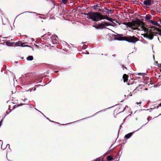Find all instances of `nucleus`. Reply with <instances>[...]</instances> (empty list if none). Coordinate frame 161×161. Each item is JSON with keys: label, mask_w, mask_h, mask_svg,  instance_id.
<instances>
[{"label": "nucleus", "mask_w": 161, "mask_h": 161, "mask_svg": "<svg viewBox=\"0 0 161 161\" xmlns=\"http://www.w3.org/2000/svg\"><path fill=\"white\" fill-rule=\"evenodd\" d=\"M102 14L98 12H91L89 19H92L93 21L97 22L103 20Z\"/></svg>", "instance_id": "nucleus-1"}, {"label": "nucleus", "mask_w": 161, "mask_h": 161, "mask_svg": "<svg viewBox=\"0 0 161 161\" xmlns=\"http://www.w3.org/2000/svg\"><path fill=\"white\" fill-rule=\"evenodd\" d=\"M110 25L107 22H103L101 24L99 23V24H96V25H92V26L95 28L96 29H102L103 28H106V26Z\"/></svg>", "instance_id": "nucleus-2"}, {"label": "nucleus", "mask_w": 161, "mask_h": 161, "mask_svg": "<svg viewBox=\"0 0 161 161\" xmlns=\"http://www.w3.org/2000/svg\"><path fill=\"white\" fill-rule=\"evenodd\" d=\"M110 25L107 22H103L101 24L99 23V24H96V25H92V26L95 28L96 29H102L103 28H106V26Z\"/></svg>", "instance_id": "nucleus-3"}, {"label": "nucleus", "mask_w": 161, "mask_h": 161, "mask_svg": "<svg viewBox=\"0 0 161 161\" xmlns=\"http://www.w3.org/2000/svg\"><path fill=\"white\" fill-rule=\"evenodd\" d=\"M139 39L134 36H129L128 37H125L124 38V41H126L129 42H131L135 43L137 41H138Z\"/></svg>", "instance_id": "nucleus-4"}, {"label": "nucleus", "mask_w": 161, "mask_h": 161, "mask_svg": "<svg viewBox=\"0 0 161 161\" xmlns=\"http://www.w3.org/2000/svg\"><path fill=\"white\" fill-rule=\"evenodd\" d=\"M132 26L139 27L143 24L142 22L139 19H136L135 21H132Z\"/></svg>", "instance_id": "nucleus-5"}, {"label": "nucleus", "mask_w": 161, "mask_h": 161, "mask_svg": "<svg viewBox=\"0 0 161 161\" xmlns=\"http://www.w3.org/2000/svg\"><path fill=\"white\" fill-rule=\"evenodd\" d=\"M113 37L114 39L115 40H118V41H124V38L122 39L121 37L122 35L117 34V35H114Z\"/></svg>", "instance_id": "nucleus-6"}, {"label": "nucleus", "mask_w": 161, "mask_h": 161, "mask_svg": "<svg viewBox=\"0 0 161 161\" xmlns=\"http://www.w3.org/2000/svg\"><path fill=\"white\" fill-rule=\"evenodd\" d=\"M144 125H142V126L139 129H138L136 131H133L132 132L128 133L125 135V137L127 139L129 138L136 131H138L139 129H140Z\"/></svg>", "instance_id": "nucleus-7"}, {"label": "nucleus", "mask_w": 161, "mask_h": 161, "mask_svg": "<svg viewBox=\"0 0 161 161\" xmlns=\"http://www.w3.org/2000/svg\"><path fill=\"white\" fill-rule=\"evenodd\" d=\"M103 19H106L111 22H112L113 19L111 18H109L106 15H103L102 16Z\"/></svg>", "instance_id": "nucleus-8"}, {"label": "nucleus", "mask_w": 161, "mask_h": 161, "mask_svg": "<svg viewBox=\"0 0 161 161\" xmlns=\"http://www.w3.org/2000/svg\"><path fill=\"white\" fill-rule=\"evenodd\" d=\"M143 3L147 6H150L152 4L151 0H145L144 1Z\"/></svg>", "instance_id": "nucleus-9"}, {"label": "nucleus", "mask_w": 161, "mask_h": 161, "mask_svg": "<svg viewBox=\"0 0 161 161\" xmlns=\"http://www.w3.org/2000/svg\"><path fill=\"white\" fill-rule=\"evenodd\" d=\"M56 38H58V36L56 35H53L51 37V39L53 40L52 42H53V43H54V42H56V41H57ZM56 43V42H55Z\"/></svg>", "instance_id": "nucleus-10"}, {"label": "nucleus", "mask_w": 161, "mask_h": 161, "mask_svg": "<svg viewBox=\"0 0 161 161\" xmlns=\"http://www.w3.org/2000/svg\"><path fill=\"white\" fill-rule=\"evenodd\" d=\"M107 108V109H108V108ZM106 109H107V108H106ZM106 109L101 110H100V111L97 112L94 115H93L92 116H91L90 117H86V118H84V119H81V120H83V119H87V118H90V117H93L94 116H95V115H96L98 113L100 112H101L105 111H106Z\"/></svg>", "instance_id": "nucleus-11"}, {"label": "nucleus", "mask_w": 161, "mask_h": 161, "mask_svg": "<svg viewBox=\"0 0 161 161\" xmlns=\"http://www.w3.org/2000/svg\"><path fill=\"white\" fill-rule=\"evenodd\" d=\"M128 75L125 74H124L123 76V78L124 79V82H125L128 80Z\"/></svg>", "instance_id": "nucleus-12"}, {"label": "nucleus", "mask_w": 161, "mask_h": 161, "mask_svg": "<svg viewBox=\"0 0 161 161\" xmlns=\"http://www.w3.org/2000/svg\"><path fill=\"white\" fill-rule=\"evenodd\" d=\"M123 24L129 27H131L132 26V24H131L130 23L127 22H123Z\"/></svg>", "instance_id": "nucleus-13"}, {"label": "nucleus", "mask_w": 161, "mask_h": 161, "mask_svg": "<svg viewBox=\"0 0 161 161\" xmlns=\"http://www.w3.org/2000/svg\"><path fill=\"white\" fill-rule=\"evenodd\" d=\"M143 36L144 37L146 38L147 39H149L150 40H152L153 39V38L152 37H149L148 36V34H147V33L146 34H144L143 35Z\"/></svg>", "instance_id": "nucleus-14"}, {"label": "nucleus", "mask_w": 161, "mask_h": 161, "mask_svg": "<svg viewBox=\"0 0 161 161\" xmlns=\"http://www.w3.org/2000/svg\"><path fill=\"white\" fill-rule=\"evenodd\" d=\"M106 8H104V9H100L99 11L101 12L104 14H105L108 13V12H107V10H106Z\"/></svg>", "instance_id": "nucleus-15"}, {"label": "nucleus", "mask_w": 161, "mask_h": 161, "mask_svg": "<svg viewBox=\"0 0 161 161\" xmlns=\"http://www.w3.org/2000/svg\"><path fill=\"white\" fill-rule=\"evenodd\" d=\"M150 22L153 25H156L157 26H160V25L158 23L152 20H150Z\"/></svg>", "instance_id": "nucleus-16"}, {"label": "nucleus", "mask_w": 161, "mask_h": 161, "mask_svg": "<svg viewBox=\"0 0 161 161\" xmlns=\"http://www.w3.org/2000/svg\"><path fill=\"white\" fill-rule=\"evenodd\" d=\"M5 43L8 46L10 47L12 46L13 44H14V42L11 43L9 41H6L5 42Z\"/></svg>", "instance_id": "nucleus-17"}, {"label": "nucleus", "mask_w": 161, "mask_h": 161, "mask_svg": "<svg viewBox=\"0 0 161 161\" xmlns=\"http://www.w3.org/2000/svg\"><path fill=\"white\" fill-rule=\"evenodd\" d=\"M91 12H89L87 13H83V14L85 15H87V16L86 17V18L89 19L90 16L91 15Z\"/></svg>", "instance_id": "nucleus-18"}, {"label": "nucleus", "mask_w": 161, "mask_h": 161, "mask_svg": "<svg viewBox=\"0 0 161 161\" xmlns=\"http://www.w3.org/2000/svg\"><path fill=\"white\" fill-rule=\"evenodd\" d=\"M147 34H148V36L149 37H152L153 38V36H154V35L153 32L150 31L148 33H147Z\"/></svg>", "instance_id": "nucleus-19"}, {"label": "nucleus", "mask_w": 161, "mask_h": 161, "mask_svg": "<svg viewBox=\"0 0 161 161\" xmlns=\"http://www.w3.org/2000/svg\"><path fill=\"white\" fill-rule=\"evenodd\" d=\"M33 59V57L32 56H29L27 57L26 59L28 61H31Z\"/></svg>", "instance_id": "nucleus-20"}, {"label": "nucleus", "mask_w": 161, "mask_h": 161, "mask_svg": "<svg viewBox=\"0 0 161 161\" xmlns=\"http://www.w3.org/2000/svg\"><path fill=\"white\" fill-rule=\"evenodd\" d=\"M113 158L110 156H108L107 157V160L108 161H111L113 159Z\"/></svg>", "instance_id": "nucleus-21"}, {"label": "nucleus", "mask_w": 161, "mask_h": 161, "mask_svg": "<svg viewBox=\"0 0 161 161\" xmlns=\"http://www.w3.org/2000/svg\"><path fill=\"white\" fill-rule=\"evenodd\" d=\"M145 19L147 20H148L151 19V16L149 15H146L145 17Z\"/></svg>", "instance_id": "nucleus-22"}, {"label": "nucleus", "mask_w": 161, "mask_h": 161, "mask_svg": "<svg viewBox=\"0 0 161 161\" xmlns=\"http://www.w3.org/2000/svg\"><path fill=\"white\" fill-rule=\"evenodd\" d=\"M100 6L97 4V5H95L93 6V9L95 10H96L98 8H100Z\"/></svg>", "instance_id": "nucleus-23"}, {"label": "nucleus", "mask_w": 161, "mask_h": 161, "mask_svg": "<svg viewBox=\"0 0 161 161\" xmlns=\"http://www.w3.org/2000/svg\"><path fill=\"white\" fill-rule=\"evenodd\" d=\"M106 10L109 12L110 14H112L113 13L112 10L110 7H108V8H106Z\"/></svg>", "instance_id": "nucleus-24"}, {"label": "nucleus", "mask_w": 161, "mask_h": 161, "mask_svg": "<svg viewBox=\"0 0 161 161\" xmlns=\"http://www.w3.org/2000/svg\"><path fill=\"white\" fill-rule=\"evenodd\" d=\"M142 30H143L144 31H145V32H147V31H148V29H147V28H146L144 26H142Z\"/></svg>", "instance_id": "nucleus-25"}, {"label": "nucleus", "mask_w": 161, "mask_h": 161, "mask_svg": "<svg viewBox=\"0 0 161 161\" xmlns=\"http://www.w3.org/2000/svg\"><path fill=\"white\" fill-rule=\"evenodd\" d=\"M68 2V0H62V2L64 4H66Z\"/></svg>", "instance_id": "nucleus-26"}, {"label": "nucleus", "mask_w": 161, "mask_h": 161, "mask_svg": "<svg viewBox=\"0 0 161 161\" xmlns=\"http://www.w3.org/2000/svg\"><path fill=\"white\" fill-rule=\"evenodd\" d=\"M35 13V12H30V11H25V12H24L23 13H21L20 14H22L23 13Z\"/></svg>", "instance_id": "nucleus-27"}, {"label": "nucleus", "mask_w": 161, "mask_h": 161, "mask_svg": "<svg viewBox=\"0 0 161 161\" xmlns=\"http://www.w3.org/2000/svg\"><path fill=\"white\" fill-rule=\"evenodd\" d=\"M138 75H141L143 76H144V75H146V74L145 73H139L138 74Z\"/></svg>", "instance_id": "nucleus-28"}, {"label": "nucleus", "mask_w": 161, "mask_h": 161, "mask_svg": "<svg viewBox=\"0 0 161 161\" xmlns=\"http://www.w3.org/2000/svg\"><path fill=\"white\" fill-rule=\"evenodd\" d=\"M16 46H21L22 47H29V46L28 45H25V46H23V45L22 44L21 45H16Z\"/></svg>", "instance_id": "nucleus-29"}, {"label": "nucleus", "mask_w": 161, "mask_h": 161, "mask_svg": "<svg viewBox=\"0 0 161 161\" xmlns=\"http://www.w3.org/2000/svg\"><path fill=\"white\" fill-rule=\"evenodd\" d=\"M27 104H27V103H24V104H19V105H18V106H22L23 105H27Z\"/></svg>", "instance_id": "nucleus-30"}, {"label": "nucleus", "mask_w": 161, "mask_h": 161, "mask_svg": "<svg viewBox=\"0 0 161 161\" xmlns=\"http://www.w3.org/2000/svg\"><path fill=\"white\" fill-rule=\"evenodd\" d=\"M161 106V103H160L157 106L156 108L157 109V108H158V107L159 106Z\"/></svg>", "instance_id": "nucleus-31"}, {"label": "nucleus", "mask_w": 161, "mask_h": 161, "mask_svg": "<svg viewBox=\"0 0 161 161\" xmlns=\"http://www.w3.org/2000/svg\"><path fill=\"white\" fill-rule=\"evenodd\" d=\"M38 111H39L40 112L43 116L44 117H45V118L46 117V116L43 114L42 113L41 111H39V110H38L37 109H36V108H35Z\"/></svg>", "instance_id": "nucleus-32"}, {"label": "nucleus", "mask_w": 161, "mask_h": 161, "mask_svg": "<svg viewBox=\"0 0 161 161\" xmlns=\"http://www.w3.org/2000/svg\"><path fill=\"white\" fill-rule=\"evenodd\" d=\"M122 68L123 69V70H124V69H127V67H124V66H122Z\"/></svg>", "instance_id": "nucleus-33"}, {"label": "nucleus", "mask_w": 161, "mask_h": 161, "mask_svg": "<svg viewBox=\"0 0 161 161\" xmlns=\"http://www.w3.org/2000/svg\"><path fill=\"white\" fill-rule=\"evenodd\" d=\"M6 147H3L2 146V145L1 148L2 149L4 150V149H5L6 148Z\"/></svg>", "instance_id": "nucleus-34"}, {"label": "nucleus", "mask_w": 161, "mask_h": 161, "mask_svg": "<svg viewBox=\"0 0 161 161\" xmlns=\"http://www.w3.org/2000/svg\"><path fill=\"white\" fill-rule=\"evenodd\" d=\"M79 120H78V121H79ZM76 122V121H75V122H70V123H68V124H65V125H67L68 124H71V123H73L75 122Z\"/></svg>", "instance_id": "nucleus-35"}, {"label": "nucleus", "mask_w": 161, "mask_h": 161, "mask_svg": "<svg viewBox=\"0 0 161 161\" xmlns=\"http://www.w3.org/2000/svg\"><path fill=\"white\" fill-rule=\"evenodd\" d=\"M154 109V108H150L149 110H152V109ZM149 110V109H143V110Z\"/></svg>", "instance_id": "nucleus-36"}, {"label": "nucleus", "mask_w": 161, "mask_h": 161, "mask_svg": "<svg viewBox=\"0 0 161 161\" xmlns=\"http://www.w3.org/2000/svg\"><path fill=\"white\" fill-rule=\"evenodd\" d=\"M119 153H118L117 154L116 156V158H118L119 157Z\"/></svg>", "instance_id": "nucleus-37"}, {"label": "nucleus", "mask_w": 161, "mask_h": 161, "mask_svg": "<svg viewBox=\"0 0 161 161\" xmlns=\"http://www.w3.org/2000/svg\"><path fill=\"white\" fill-rule=\"evenodd\" d=\"M141 103H142V102H140L139 103H138V102H136V104H141Z\"/></svg>", "instance_id": "nucleus-38"}, {"label": "nucleus", "mask_w": 161, "mask_h": 161, "mask_svg": "<svg viewBox=\"0 0 161 161\" xmlns=\"http://www.w3.org/2000/svg\"><path fill=\"white\" fill-rule=\"evenodd\" d=\"M122 124H121L122 125ZM121 125H121L120 126H119V130L121 128V127H122V126H121ZM119 130L118 132V134H119Z\"/></svg>", "instance_id": "nucleus-39"}, {"label": "nucleus", "mask_w": 161, "mask_h": 161, "mask_svg": "<svg viewBox=\"0 0 161 161\" xmlns=\"http://www.w3.org/2000/svg\"><path fill=\"white\" fill-rule=\"evenodd\" d=\"M150 117V116H148L147 118V120H148V122L147 123H146L145 125H146V124H147V123L149 122V118Z\"/></svg>", "instance_id": "nucleus-40"}, {"label": "nucleus", "mask_w": 161, "mask_h": 161, "mask_svg": "<svg viewBox=\"0 0 161 161\" xmlns=\"http://www.w3.org/2000/svg\"><path fill=\"white\" fill-rule=\"evenodd\" d=\"M8 146V147L9 148L10 145L9 144H7V146H6V147H7Z\"/></svg>", "instance_id": "nucleus-41"}, {"label": "nucleus", "mask_w": 161, "mask_h": 161, "mask_svg": "<svg viewBox=\"0 0 161 161\" xmlns=\"http://www.w3.org/2000/svg\"><path fill=\"white\" fill-rule=\"evenodd\" d=\"M46 118L49 121V120H50V119L49 118H48L46 117Z\"/></svg>", "instance_id": "nucleus-42"}, {"label": "nucleus", "mask_w": 161, "mask_h": 161, "mask_svg": "<svg viewBox=\"0 0 161 161\" xmlns=\"http://www.w3.org/2000/svg\"><path fill=\"white\" fill-rule=\"evenodd\" d=\"M49 121L51 122H55L53 121H51V120H49Z\"/></svg>", "instance_id": "nucleus-43"}, {"label": "nucleus", "mask_w": 161, "mask_h": 161, "mask_svg": "<svg viewBox=\"0 0 161 161\" xmlns=\"http://www.w3.org/2000/svg\"><path fill=\"white\" fill-rule=\"evenodd\" d=\"M85 54H89V52H86V53H85Z\"/></svg>", "instance_id": "nucleus-44"}, {"label": "nucleus", "mask_w": 161, "mask_h": 161, "mask_svg": "<svg viewBox=\"0 0 161 161\" xmlns=\"http://www.w3.org/2000/svg\"><path fill=\"white\" fill-rule=\"evenodd\" d=\"M112 56H113V57H115L116 56V55L115 54H113L112 55Z\"/></svg>", "instance_id": "nucleus-45"}, {"label": "nucleus", "mask_w": 161, "mask_h": 161, "mask_svg": "<svg viewBox=\"0 0 161 161\" xmlns=\"http://www.w3.org/2000/svg\"><path fill=\"white\" fill-rule=\"evenodd\" d=\"M159 23L161 24V19H160L159 21Z\"/></svg>", "instance_id": "nucleus-46"}, {"label": "nucleus", "mask_w": 161, "mask_h": 161, "mask_svg": "<svg viewBox=\"0 0 161 161\" xmlns=\"http://www.w3.org/2000/svg\"><path fill=\"white\" fill-rule=\"evenodd\" d=\"M9 113H8V112H6V114H6V115H7L8 114H9Z\"/></svg>", "instance_id": "nucleus-47"}, {"label": "nucleus", "mask_w": 161, "mask_h": 161, "mask_svg": "<svg viewBox=\"0 0 161 161\" xmlns=\"http://www.w3.org/2000/svg\"><path fill=\"white\" fill-rule=\"evenodd\" d=\"M26 99H26V98H25V99H24L23 100V101H25V100Z\"/></svg>", "instance_id": "nucleus-48"}, {"label": "nucleus", "mask_w": 161, "mask_h": 161, "mask_svg": "<svg viewBox=\"0 0 161 161\" xmlns=\"http://www.w3.org/2000/svg\"><path fill=\"white\" fill-rule=\"evenodd\" d=\"M45 35V34H44V35L43 36H41V37H43V36H44Z\"/></svg>", "instance_id": "nucleus-49"}, {"label": "nucleus", "mask_w": 161, "mask_h": 161, "mask_svg": "<svg viewBox=\"0 0 161 161\" xmlns=\"http://www.w3.org/2000/svg\"><path fill=\"white\" fill-rule=\"evenodd\" d=\"M7 38L8 37H4V38Z\"/></svg>", "instance_id": "nucleus-50"}, {"label": "nucleus", "mask_w": 161, "mask_h": 161, "mask_svg": "<svg viewBox=\"0 0 161 161\" xmlns=\"http://www.w3.org/2000/svg\"><path fill=\"white\" fill-rule=\"evenodd\" d=\"M6 115H5L4 117L3 118V119H4V118L5 117V116H6Z\"/></svg>", "instance_id": "nucleus-51"}, {"label": "nucleus", "mask_w": 161, "mask_h": 161, "mask_svg": "<svg viewBox=\"0 0 161 161\" xmlns=\"http://www.w3.org/2000/svg\"><path fill=\"white\" fill-rule=\"evenodd\" d=\"M6 115H5L4 117L3 118V119H4V118L5 117V116H6Z\"/></svg>", "instance_id": "nucleus-52"}, {"label": "nucleus", "mask_w": 161, "mask_h": 161, "mask_svg": "<svg viewBox=\"0 0 161 161\" xmlns=\"http://www.w3.org/2000/svg\"><path fill=\"white\" fill-rule=\"evenodd\" d=\"M149 102H150V101H148V102H147V103L148 104L149 103Z\"/></svg>", "instance_id": "nucleus-53"}, {"label": "nucleus", "mask_w": 161, "mask_h": 161, "mask_svg": "<svg viewBox=\"0 0 161 161\" xmlns=\"http://www.w3.org/2000/svg\"><path fill=\"white\" fill-rule=\"evenodd\" d=\"M36 90V88H35L34 89V91H35Z\"/></svg>", "instance_id": "nucleus-54"}, {"label": "nucleus", "mask_w": 161, "mask_h": 161, "mask_svg": "<svg viewBox=\"0 0 161 161\" xmlns=\"http://www.w3.org/2000/svg\"><path fill=\"white\" fill-rule=\"evenodd\" d=\"M126 107H128L127 106H125V108H126Z\"/></svg>", "instance_id": "nucleus-55"}, {"label": "nucleus", "mask_w": 161, "mask_h": 161, "mask_svg": "<svg viewBox=\"0 0 161 161\" xmlns=\"http://www.w3.org/2000/svg\"><path fill=\"white\" fill-rule=\"evenodd\" d=\"M1 141V142H2V144H3V142H2V141H1H1Z\"/></svg>", "instance_id": "nucleus-56"}, {"label": "nucleus", "mask_w": 161, "mask_h": 161, "mask_svg": "<svg viewBox=\"0 0 161 161\" xmlns=\"http://www.w3.org/2000/svg\"><path fill=\"white\" fill-rule=\"evenodd\" d=\"M113 106H112V107H110V108H111L112 107H113Z\"/></svg>", "instance_id": "nucleus-57"}, {"label": "nucleus", "mask_w": 161, "mask_h": 161, "mask_svg": "<svg viewBox=\"0 0 161 161\" xmlns=\"http://www.w3.org/2000/svg\"><path fill=\"white\" fill-rule=\"evenodd\" d=\"M113 106H112V107H110V108H111L112 107H113Z\"/></svg>", "instance_id": "nucleus-58"}, {"label": "nucleus", "mask_w": 161, "mask_h": 161, "mask_svg": "<svg viewBox=\"0 0 161 161\" xmlns=\"http://www.w3.org/2000/svg\"><path fill=\"white\" fill-rule=\"evenodd\" d=\"M113 106H112V107H110V108H111L112 107H113Z\"/></svg>", "instance_id": "nucleus-59"}, {"label": "nucleus", "mask_w": 161, "mask_h": 161, "mask_svg": "<svg viewBox=\"0 0 161 161\" xmlns=\"http://www.w3.org/2000/svg\"><path fill=\"white\" fill-rule=\"evenodd\" d=\"M113 106H112V107H110V108H111L112 107H113Z\"/></svg>", "instance_id": "nucleus-60"}, {"label": "nucleus", "mask_w": 161, "mask_h": 161, "mask_svg": "<svg viewBox=\"0 0 161 161\" xmlns=\"http://www.w3.org/2000/svg\"><path fill=\"white\" fill-rule=\"evenodd\" d=\"M117 140V139H116V140H115V141H116Z\"/></svg>", "instance_id": "nucleus-61"}, {"label": "nucleus", "mask_w": 161, "mask_h": 161, "mask_svg": "<svg viewBox=\"0 0 161 161\" xmlns=\"http://www.w3.org/2000/svg\"><path fill=\"white\" fill-rule=\"evenodd\" d=\"M117 140V139H116V140H115V141H116Z\"/></svg>", "instance_id": "nucleus-62"}, {"label": "nucleus", "mask_w": 161, "mask_h": 161, "mask_svg": "<svg viewBox=\"0 0 161 161\" xmlns=\"http://www.w3.org/2000/svg\"><path fill=\"white\" fill-rule=\"evenodd\" d=\"M117 140V139H116V140H115V141H116Z\"/></svg>", "instance_id": "nucleus-63"}, {"label": "nucleus", "mask_w": 161, "mask_h": 161, "mask_svg": "<svg viewBox=\"0 0 161 161\" xmlns=\"http://www.w3.org/2000/svg\"><path fill=\"white\" fill-rule=\"evenodd\" d=\"M160 72H161V69L160 70Z\"/></svg>", "instance_id": "nucleus-64"}]
</instances>
